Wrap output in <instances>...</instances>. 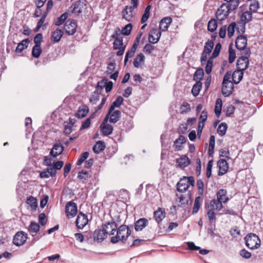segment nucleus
Masks as SVG:
<instances>
[{
  "instance_id": "338daca9",
  "label": "nucleus",
  "mask_w": 263,
  "mask_h": 263,
  "mask_svg": "<svg viewBox=\"0 0 263 263\" xmlns=\"http://www.w3.org/2000/svg\"><path fill=\"white\" fill-rule=\"evenodd\" d=\"M106 81H107V78H104L102 80L98 82L97 85L96 86V88L98 90H101L105 88Z\"/></svg>"
},
{
  "instance_id": "393cba45",
  "label": "nucleus",
  "mask_w": 263,
  "mask_h": 263,
  "mask_svg": "<svg viewBox=\"0 0 263 263\" xmlns=\"http://www.w3.org/2000/svg\"><path fill=\"white\" fill-rule=\"evenodd\" d=\"M223 208L222 203L216 199H212L210 202L208 208H210L214 211H219Z\"/></svg>"
},
{
  "instance_id": "052dcab7",
  "label": "nucleus",
  "mask_w": 263,
  "mask_h": 263,
  "mask_svg": "<svg viewBox=\"0 0 263 263\" xmlns=\"http://www.w3.org/2000/svg\"><path fill=\"white\" fill-rule=\"evenodd\" d=\"M132 24L129 23L126 25L121 30V33L124 35H128L130 34L132 29Z\"/></svg>"
},
{
  "instance_id": "423d86ee",
  "label": "nucleus",
  "mask_w": 263,
  "mask_h": 263,
  "mask_svg": "<svg viewBox=\"0 0 263 263\" xmlns=\"http://www.w3.org/2000/svg\"><path fill=\"white\" fill-rule=\"evenodd\" d=\"M214 45V41L213 40H208L204 45L203 50L201 53L200 58V62L201 65L204 64L207 61L208 56L211 52Z\"/></svg>"
},
{
  "instance_id": "1a4fd4ad",
  "label": "nucleus",
  "mask_w": 263,
  "mask_h": 263,
  "mask_svg": "<svg viewBox=\"0 0 263 263\" xmlns=\"http://www.w3.org/2000/svg\"><path fill=\"white\" fill-rule=\"evenodd\" d=\"M117 224L114 221L107 222L102 226V230L105 233L107 236V235H114L115 232L117 231Z\"/></svg>"
},
{
  "instance_id": "69168bd1",
  "label": "nucleus",
  "mask_w": 263,
  "mask_h": 263,
  "mask_svg": "<svg viewBox=\"0 0 263 263\" xmlns=\"http://www.w3.org/2000/svg\"><path fill=\"white\" fill-rule=\"evenodd\" d=\"M52 156H46L44 157L43 164L46 166H51L53 164L54 161L52 158Z\"/></svg>"
},
{
  "instance_id": "37998d69",
  "label": "nucleus",
  "mask_w": 263,
  "mask_h": 263,
  "mask_svg": "<svg viewBox=\"0 0 263 263\" xmlns=\"http://www.w3.org/2000/svg\"><path fill=\"white\" fill-rule=\"evenodd\" d=\"M201 201H202V199L200 197V196L196 197L195 201H194V206H193V214H196L198 212V211L200 209V207Z\"/></svg>"
},
{
  "instance_id": "4be33fe9",
  "label": "nucleus",
  "mask_w": 263,
  "mask_h": 263,
  "mask_svg": "<svg viewBox=\"0 0 263 263\" xmlns=\"http://www.w3.org/2000/svg\"><path fill=\"white\" fill-rule=\"evenodd\" d=\"M172 22V19L171 17H165L162 18L159 24L160 30L163 31H166Z\"/></svg>"
},
{
  "instance_id": "58836bf2",
  "label": "nucleus",
  "mask_w": 263,
  "mask_h": 263,
  "mask_svg": "<svg viewBox=\"0 0 263 263\" xmlns=\"http://www.w3.org/2000/svg\"><path fill=\"white\" fill-rule=\"evenodd\" d=\"M123 102V99L121 97H118L116 100L111 104L109 109V114L113 111L115 107H120Z\"/></svg>"
},
{
  "instance_id": "774afa93",
  "label": "nucleus",
  "mask_w": 263,
  "mask_h": 263,
  "mask_svg": "<svg viewBox=\"0 0 263 263\" xmlns=\"http://www.w3.org/2000/svg\"><path fill=\"white\" fill-rule=\"evenodd\" d=\"M259 7V3L256 1H253L250 5V10L252 12H256Z\"/></svg>"
},
{
  "instance_id": "c756f323",
  "label": "nucleus",
  "mask_w": 263,
  "mask_h": 263,
  "mask_svg": "<svg viewBox=\"0 0 263 263\" xmlns=\"http://www.w3.org/2000/svg\"><path fill=\"white\" fill-rule=\"evenodd\" d=\"M117 32L116 34L112 35V38L115 39L114 42V48L115 49H119L122 48L123 45V38L122 37H117Z\"/></svg>"
},
{
  "instance_id": "5701e85b",
  "label": "nucleus",
  "mask_w": 263,
  "mask_h": 263,
  "mask_svg": "<svg viewBox=\"0 0 263 263\" xmlns=\"http://www.w3.org/2000/svg\"><path fill=\"white\" fill-rule=\"evenodd\" d=\"M148 220L142 218L138 220L135 223V229L136 231H142L148 224Z\"/></svg>"
},
{
  "instance_id": "f3484780",
  "label": "nucleus",
  "mask_w": 263,
  "mask_h": 263,
  "mask_svg": "<svg viewBox=\"0 0 263 263\" xmlns=\"http://www.w3.org/2000/svg\"><path fill=\"white\" fill-rule=\"evenodd\" d=\"M219 168L218 175L222 176L225 174L228 171L229 165L227 161L224 159H220L217 162Z\"/></svg>"
},
{
  "instance_id": "864d4df0",
  "label": "nucleus",
  "mask_w": 263,
  "mask_h": 263,
  "mask_svg": "<svg viewBox=\"0 0 263 263\" xmlns=\"http://www.w3.org/2000/svg\"><path fill=\"white\" fill-rule=\"evenodd\" d=\"M116 68V63L115 62L112 61L109 62L107 65V70L105 71V73L107 74H111L115 71Z\"/></svg>"
},
{
  "instance_id": "dca6fc26",
  "label": "nucleus",
  "mask_w": 263,
  "mask_h": 263,
  "mask_svg": "<svg viewBox=\"0 0 263 263\" xmlns=\"http://www.w3.org/2000/svg\"><path fill=\"white\" fill-rule=\"evenodd\" d=\"M64 149V147L61 143H57L53 145L50 151V155L53 158H57L63 153Z\"/></svg>"
},
{
  "instance_id": "6e6d98bb",
  "label": "nucleus",
  "mask_w": 263,
  "mask_h": 263,
  "mask_svg": "<svg viewBox=\"0 0 263 263\" xmlns=\"http://www.w3.org/2000/svg\"><path fill=\"white\" fill-rule=\"evenodd\" d=\"M240 18L241 22L246 23L252 19V13L250 12L246 11L241 14Z\"/></svg>"
},
{
  "instance_id": "a878e982",
  "label": "nucleus",
  "mask_w": 263,
  "mask_h": 263,
  "mask_svg": "<svg viewBox=\"0 0 263 263\" xmlns=\"http://www.w3.org/2000/svg\"><path fill=\"white\" fill-rule=\"evenodd\" d=\"M56 174L57 172L54 171V168H47L40 173V176L41 178H48L54 176Z\"/></svg>"
},
{
  "instance_id": "de8ad7c7",
  "label": "nucleus",
  "mask_w": 263,
  "mask_h": 263,
  "mask_svg": "<svg viewBox=\"0 0 263 263\" xmlns=\"http://www.w3.org/2000/svg\"><path fill=\"white\" fill-rule=\"evenodd\" d=\"M42 52V49L41 48V46H39L38 45H35L32 50V55L34 58H38Z\"/></svg>"
},
{
  "instance_id": "72a5a7b5",
  "label": "nucleus",
  "mask_w": 263,
  "mask_h": 263,
  "mask_svg": "<svg viewBox=\"0 0 263 263\" xmlns=\"http://www.w3.org/2000/svg\"><path fill=\"white\" fill-rule=\"evenodd\" d=\"M105 147V143L102 141H98L93 147V151L96 154L103 151Z\"/></svg>"
},
{
  "instance_id": "603ef678",
  "label": "nucleus",
  "mask_w": 263,
  "mask_h": 263,
  "mask_svg": "<svg viewBox=\"0 0 263 263\" xmlns=\"http://www.w3.org/2000/svg\"><path fill=\"white\" fill-rule=\"evenodd\" d=\"M100 93L97 90L93 91L89 101L92 104H96L99 100Z\"/></svg>"
},
{
  "instance_id": "8fccbe9b",
  "label": "nucleus",
  "mask_w": 263,
  "mask_h": 263,
  "mask_svg": "<svg viewBox=\"0 0 263 263\" xmlns=\"http://www.w3.org/2000/svg\"><path fill=\"white\" fill-rule=\"evenodd\" d=\"M213 59H211L209 58L208 60L206 62V64L205 67V71L207 74H210L212 72L213 68Z\"/></svg>"
},
{
  "instance_id": "13d9d810",
  "label": "nucleus",
  "mask_w": 263,
  "mask_h": 263,
  "mask_svg": "<svg viewBox=\"0 0 263 263\" xmlns=\"http://www.w3.org/2000/svg\"><path fill=\"white\" fill-rule=\"evenodd\" d=\"M197 187L198 190V194L200 196H202L204 192V183L201 179H198L197 181Z\"/></svg>"
},
{
  "instance_id": "f704fd0d",
  "label": "nucleus",
  "mask_w": 263,
  "mask_h": 263,
  "mask_svg": "<svg viewBox=\"0 0 263 263\" xmlns=\"http://www.w3.org/2000/svg\"><path fill=\"white\" fill-rule=\"evenodd\" d=\"M186 141L185 138L182 135L179 136V137L174 141V146L175 149L177 150H180L182 144L184 143Z\"/></svg>"
},
{
  "instance_id": "79ce46f5",
  "label": "nucleus",
  "mask_w": 263,
  "mask_h": 263,
  "mask_svg": "<svg viewBox=\"0 0 263 263\" xmlns=\"http://www.w3.org/2000/svg\"><path fill=\"white\" fill-rule=\"evenodd\" d=\"M176 202L179 203L178 206L187 203L186 198L182 194H177L176 198Z\"/></svg>"
},
{
  "instance_id": "f8f14e48",
  "label": "nucleus",
  "mask_w": 263,
  "mask_h": 263,
  "mask_svg": "<svg viewBox=\"0 0 263 263\" xmlns=\"http://www.w3.org/2000/svg\"><path fill=\"white\" fill-rule=\"evenodd\" d=\"M87 216L82 212H80L77 216L76 224L79 229H83L88 223Z\"/></svg>"
},
{
  "instance_id": "e433bc0d",
  "label": "nucleus",
  "mask_w": 263,
  "mask_h": 263,
  "mask_svg": "<svg viewBox=\"0 0 263 263\" xmlns=\"http://www.w3.org/2000/svg\"><path fill=\"white\" fill-rule=\"evenodd\" d=\"M222 106V100L220 98H218L216 100L215 106L214 109V111L215 115L217 117H219L220 115L221 109Z\"/></svg>"
},
{
  "instance_id": "bf43d9fd",
  "label": "nucleus",
  "mask_w": 263,
  "mask_h": 263,
  "mask_svg": "<svg viewBox=\"0 0 263 263\" xmlns=\"http://www.w3.org/2000/svg\"><path fill=\"white\" fill-rule=\"evenodd\" d=\"M68 15V13L67 12L62 14L58 18L57 20L55 22V25L56 26H60L62 24L67 18Z\"/></svg>"
},
{
  "instance_id": "a18cd8bd",
  "label": "nucleus",
  "mask_w": 263,
  "mask_h": 263,
  "mask_svg": "<svg viewBox=\"0 0 263 263\" xmlns=\"http://www.w3.org/2000/svg\"><path fill=\"white\" fill-rule=\"evenodd\" d=\"M228 128L227 124L226 123H221L220 124L217 128V133L220 136H224Z\"/></svg>"
},
{
  "instance_id": "0eeeda50",
  "label": "nucleus",
  "mask_w": 263,
  "mask_h": 263,
  "mask_svg": "<svg viewBox=\"0 0 263 263\" xmlns=\"http://www.w3.org/2000/svg\"><path fill=\"white\" fill-rule=\"evenodd\" d=\"M28 238V234L24 231L17 232L13 239V243L14 245L20 247L25 243Z\"/></svg>"
},
{
  "instance_id": "20e7f679",
  "label": "nucleus",
  "mask_w": 263,
  "mask_h": 263,
  "mask_svg": "<svg viewBox=\"0 0 263 263\" xmlns=\"http://www.w3.org/2000/svg\"><path fill=\"white\" fill-rule=\"evenodd\" d=\"M245 242L246 246L251 249H257L261 244L259 238L254 233H250L246 236Z\"/></svg>"
},
{
  "instance_id": "f257e3e1",
  "label": "nucleus",
  "mask_w": 263,
  "mask_h": 263,
  "mask_svg": "<svg viewBox=\"0 0 263 263\" xmlns=\"http://www.w3.org/2000/svg\"><path fill=\"white\" fill-rule=\"evenodd\" d=\"M130 235V230L125 225L120 226L117 231V235L111 238L110 241L112 243H116L120 240L124 242L126 240Z\"/></svg>"
},
{
  "instance_id": "7c9ffc66",
  "label": "nucleus",
  "mask_w": 263,
  "mask_h": 263,
  "mask_svg": "<svg viewBox=\"0 0 263 263\" xmlns=\"http://www.w3.org/2000/svg\"><path fill=\"white\" fill-rule=\"evenodd\" d=\"M144 59L145 57L143 53H140L137 54L133 62L134 67L139 68L141 64L144 62Z\"/></svg>"
},
{
  "instance_id": "a19ab883",
  "label": "nucleus",
  "mask_w": 263,
  "mask_h": 263,
  "mask_svg": "<svg viewBox=\"0 0 263 263\" xmlns=\"http://www.w3.org/2000/svg\"><path fill=\"white\" fill-rule=\"evenodd\" d=\"M201 87V82L200 81L196 82V83L194 85L192 89V93L194 96L196 97L199 95Z\"/></svg>"
},
{
  "instance_id": "c9c22d12",
  "label": "nucleus",
  "mask_w": 263,
  "mask_h": 263,
  "mask_svg": "<svg viewBox=\"0 0 263 263\" xmlns=\"http://www.w3.org/2000/svg\"><path fill=\"white\" fill-rule=\"evenodd\" d=\"M63 35L62 30L57 29L52 34V39L54 42H59Z\"/></svg>"
},
{
  "instance_id": "3c124183",
  "label": "nucleus",
  "mask_w": 263,
  "mask_h": 263,
  "mask_svg": "<svg viewBox=\"0 0 263 263\" xmlns=\"http://www.w3.org/2000/svg\"><path fill=\"white\" fill-rule=\"evenodd\" d=\"M180 113L184 114L191 110V107L189 103L183 102L180 107Z\"/></svg>"
},
{
  "instance_id": "b1692460",
  "label": "nucleus",
  "mask_w": 263,
  "mask_h": 263,
  "mask_svg": "<svg viewBox=\"0 0 263 263\" xmlns=\"http://www.w3.org/2000/svg\"><path fill=\"white\" fill-rule=\"evenodd\" d=\"M227 195V191L224 189H221L217 192L216 194L217 199H216L220 201L222 203H226L229 200V198Z\"/></svg>"
},
{
  "instance_id": "f03ea898",
  "label": "nucleus",
  "mask_w": 263,
  "mask_h": 263,
  "mask_svg": "<svg viewBox=\"0 0 263 263\" xmlns=\"http://www.w3.org/2000/svg\"><path fill=\"white\" fill-rule=\"evenodd\" d=\"M231 72L228 71L225 74L222 81V93L225 97L230 96L234 89L233 83L231 81Z\"/></svg>"
},
{
  "instance_id": "09e8293b",
  "label": "nucleus",
  "mask_w": 263,
  "mask_h": 263,
  "mask_svg": "<svg viewBox=\"0 0 263 263\" xmlns=\"http://www.w3.org/2000/svg\"><path fill=\"white\" fill-rule=\"evenodd\" d=\"M89 177V173L86 171L83 170L79 172L78 176V178L83 182H86Z\"/></svg>"
},
{
  "instance_id": "ddd939ff",
  "label": "nucleus",
  "mask_w": 263,
  "mask_h": 263,
  "mask_svg": "<svg viewBox=\"0 0 263 263\" xmlns=\"http://www.w3.org/2000/svg\"><path fill=\"white\" fill-rule=\"evenodd\" d=\"M250 55L243 54L238 58L237 61V69L242 71L248 68L249 64L248 58Z\"/></svg>"
},
{
  "instance_id": "680f3d73",
  "label": "nucleus",
  "mask_w": 263,
  "mask_h": 263,
  "mask_svg": "<svg viewBox=\"0 0 263 263\" xmlns=\"http://www.w3.org/2000/svg\"><path fill=\"white\" fill-rule=\"evenodd\" d=\"M221 44L220 43L216 44L214 50L212 53V56L210 57L211 59L216 58L219 54L221 49Z\"/></svg>"
},
{
  "instance_id": "2eb2a0df",
  "label": "nucleus",
  "mask_w": 263,
  "mask_h": 263,
  "mask_svg": "<svg viewBox=\"0 0 263 263\" xmlns=\"http://www.w3.org/2000/svg\"><path fill=\"white\" fill-rule=\"evenodd\" d=\"M108 117H105L101 124L100 128L102 134L104 136H108L111 134L113 130V126L107 123Z\"/></svg>"
},
{
  "instance_id": "4468645a",
  "label": "nucleus",
  "mask_w": 263,
  "mask_h": 263,
  "mask_svg": "<svg viewBox=\"0 0 263 263\" xmlns=\"http://www.w3.org/2000/svg\"><path fill=\"white\" fill-rule=\"evenodd\" d=\"M161 35V32L159 30L156 28L152 29L148 34V41L152 44L157 43L159 41Z\"/></svg>"
},
{
  "instance_id": "0e129e2a",
  "label": "nucleus",
  "mask_w": 263,
  "mask_h": 263,
  "mask_svg": "<svg viewBox=\"0 0 263 263\" xmlns=\"http://www.w3.org/2000/svg\"><path fill=\"white\" fill-rule=\"evenodd\" d=\"M93 118V115L90 116L89 118H87L83 123H82L81 129H84L88 128L91 123V119Z\"/></svg>"
},
{
  "instance_id": "6e6552de",
  "label": "nucleus",
  "mask_w": 263,
  "mask_h": 263,
  "mask_svg": "<svg viewBox=\"0 0 263 263\" xmlns=\"http://www.w3.org/2000/svg\"><path fill=\"white\" fill-rule=\"evenodd\" d=\"M78 213L77 205L73 201L67 203L65 206V213L68 218L74 217Z\"/></svg>"
},
{
  "instance_id": "cd10ccee",
  "label": "nucleus",
  "mask_w": 263,
  "mask_h": 263,
  "mask_svg": "<svg viewBox=\"0 0 263 263\" xmlns=\"http://www.w3.org/2000/svg\"><path fill=\"white\" fill-rule=\"evenodd\" d=\"M176 162L181 168H184L187 166L190 163V160L186 156H183L177 159Z\"/></svg>"
},
{
  "instance_id": "bb28decb",
  "label": "nucleus",
  "mask_w": 263,
  "mask_h": 263,
  "mask_svg": "<svg viewBox=\"0 0 263 263\" xmlns=\"http://www.w3.org/2000/svg\"><path fill=\"white\" fill-rule=\"evenodd\" d=\"M106 237V234L102 229L97 230L94 232V239L97 240L98 241H102Z\"/></svg>"
},
{
  "instance_id": "9b49d317",
  "label": "nucleus",
  "mask_w": 263,
  "mask_h": 263,
  "mask_svg": "<svg viewBox=\"0 0 263 263\" xmlns=\"http://www.w3.org/2000/svg\"><path fill=\"white\" fill-rule=\"evenodd\" d=\"M230 11L227 8L226 4H222L216 12V18L219 21H223L227 18Z\"/></svg>"
},
{
  "instance_id": "4d7b16f0",
  "label": "nucleus",
  "mask_w": 263,
  "mask_h": 263,
  "mask_svg": "<svg viewBox=\"0 0 263 263\" xmlns=\"http://www.w3.org/2000/svg\"><path fill=\"white\" fill-rule=\"evenodd\" d=\"M217 27V22L215 20H211L208 25V29L211 32H214Z\"/></svg>"
},
{
  "instance_id": "473e14b6",
  "label": "nucleus",
  "mask_w": 263,
  "mask_h": 263,
  "mask_svg": "<svg viewBox=\"0 0 263 263\" xmlns=\"http://www.w3.org/2000/svg\"><path fill=\"white\" fill-rule=\"evenodd\" d=\"M26 203L31 208L32 211L36 209L37 206V200L33 196H30L27 198Z\"/></svg>"
},
{
  "instance_id": "aec40b11",
  "label": "nucleus",
  "mask_w": 263,
  "mask_h": 263,
  "mask_svg": "<svg viewBox=\"0 0 263 263\" xmlns=\"http://www.w3.org/2000/svg\"><path fill=\"white\" fill-rule=\"evenodd\" d=\"M166 212L164 209L159 208L154 212V217L156 222L159 223L165 218Z\"/></svg>"
},
{
  "instance_id": "4c0bfd02",
  "label": "nucleus",
  "mask_w": 263,
  "mask_h": 263,
  "mask_svg": "<svg viewBox=\"0 0 263 263\" xmlns=\"http://www.w3.org/2000/svg\"><path fill=\"white\" fill-rule=\"evenodd\" d=\"M29 42V41L28 39L23 40L21 43L18 44L15 51L18 53L21 52L25 48L28 47Z\"/></svg>"
},
{
  "instance_id": "2f4dec72",
  "label": "nucleus",
  "mask_w": 263,
  "mask_h": 263,
  "mask_svg": "<svg viewBox=\"0 0 263 263\" xmlns=\"http://www.w3.org/2000/svg\"><path fill=\"white\" fill-rule=\"evenodd\" d=\"M40 226L39 223L35 222H31L28 230L29 232L32 234V236H34L33 234H36L40 230Z\"/></svg>"
},
{
  "instance_id": "7ed1b4c3",
  "label": "nucleus",
  "mask_w": 263,
  "mask_h": 263,
  "mask_svg": "<svg viewBox=\"0 0 263 263\" xmlns=\"http://www.w3.org/2000/svg\"><path fill=\"white\" fill-rule=\"evenodd\" d=\"M194 178L192 176L183 177L177 184V191L184 192L188 190L190 186H194Z\"/></svg>"
},
{
  "instance_id": "39448f33",
  "label": "nucleus",
  "mask_w": 263,
  "mask_h": 263,
  "mask_svg": "<svg viewBox=\"0 0 263 263\" xmlns=\"http://www.w3.org/2000/svg\"><path fill=\"white\" fill-rule=\"evenodd\" d=\"M247 39L245 36H238L235 41V45L236 48L240 50H243L242 54L246 55H250L251 52L249 48H247Z\"/></svg>"
},
{
  "instance_id": "c85d7f7f",
  "label": "nucleus",
  "mask_w": 263,
  "mask_h": 263,
  "mask_svg": "<svg viewBox=\"0 0 263 263\" xmlns=\"http://www.w3.org/2000/svg\"><path fill=\"white\" fill-rule=\"evenodd\" d=\"M243 74V71L239 69L235 70L232 75L233 83L235 84L239 83L242 79Z\"/></svg>"
},
{
  "instance_id": "49530a36",
  "label": "nucleus",
  "mask_w": 263,
  "mask_h": 263,
  "mask_svg": "<svg viewBox=\"0 0 263 263\" xmlns=\"http://www.w3.org/2000/svg\"><path fill=\"white\" fill-rule=\"evenodd\" d=\"M215 136L212 135L210 138L209 147V154L211 156L214 153V146H215Z\"/></svg>"
},
{
  "instance_id": "9d476101",
  "label": "nucleus",
  "mask_w": 263,
  "mask_h": 263,
  "mask_svg": "<svg viewBox=\"0 0 263 263\" xmlns=\"http://www.w3.org/2000/svg\"><path fill=\"white\" fill-rule=\"evenodd\" d=\"M77 24L76 22L71 20H68L64 25V30L68 35H73L77 31Z\"/></svg>"
},
{
  "instance_id": "e2e57ef3",
  "label": "nucleus",
  "mask_w": 263,
  "mask_h": 263,
  "mask_svg": "<svg viewBox=\"0 0 263 263\" xmlns=\"http://www.w3.org/2000/svg\"><path fill=\"white\" fill-rule=\"evenodd\" d=\"M236 24L234 22L231 23L228 28V35L229 37H232L235 32Z\"/></svg>"
},
{
  "instance_id": "a211bd4d",
  "label": "nucleus",
  "mask_w": 263,
  "mask_h": 263,
  "mask_svg": "<svg viewBox=\"0 0 263 263\" xmlns=\"http://www.w3.org/2000/svg\"><path fill=\"white\" fill-rule=\"evenodd\" d=\"M121 117V111L118 110H114L109 114L108 111L105 117H108L110 123H115L119 121Z\"/></svg>"
},
{
  "instance_id": "c03bdc74",
  "label": "nucleus",
  "mask_w": 263,
  "mask_h": 263,
  "mask_svg": "<svg viewBox=\"0 0 263 263\" xmlns=\"http://www.w3.org/2000/svg\"><path fill=\"white\" fill-rule=\"evenodd\" d=\"M204 71L202 68H198L194 74V79L197 81H200L203 77Z\"/></svg>"
},
{
  "instance_id": "ea45409f",
  "label": "nucleus",
  "mask_w": 263,
  "mask_h": 263,
  "mask_svg": "<svg viewBox=\"0 0 263 263\" xmlns=\"http://www.w3.org/2000/svg\"><path fill=\"white\" fill-rule=\"evenodd\" d=\"M228 2H229V4L226 5L230 11L235 10L239 4V0H230Z\"/></svg>"
},
{
  "instance_id": "6ab92c4d",
  "label": "nucleus",
  "mask_w": 263,
  "mask_h": 263,
  "mask_svg": "<svg viewBox=\"0 0 263 263\" xmlns=\"http://www.w3.org/2000/svg\"><path fill=\"white\" fill-rule=\"evenodd\" d=\"M133 11L132 6H126L122 11L123 18L127 21H131L134 17Z\"/></svg>"
},
{
  "instance_id": "412c9836",
  "label": "nucleus",
  "mask_w": 263,
  "mask_h": 263,
  "mask_svg": "<svg viewBox=\"0 0 263 263\" xmlns=\"http://www.w3.org/2000/svg\"><path fill=\"white\" fill-rule=\"evenodd\" d=\"M89 110V107L87 105H84L80 106L79 107L75 116L79 119L84 118L88 114Z\"/></svg>"
},
{
  "instance_id": "5fc2aeb1",
  "label": "nucleus",
  "mask_w": 263,
  "mask_h": 263,
  "mask_svg": "<svg viewBox=\"0 0 263 263\" xmlns=\"http://www.w3.org/2000/svg\"><path fill=\"white\" fill-rule=\"evenodd\" d=\"M151 6L150 5H148L145 10H144V12L142 16V18H141V23H145V22H146L148 20V18H149V14H150V9H151Z\"/></svg>"
}]
</instances>
